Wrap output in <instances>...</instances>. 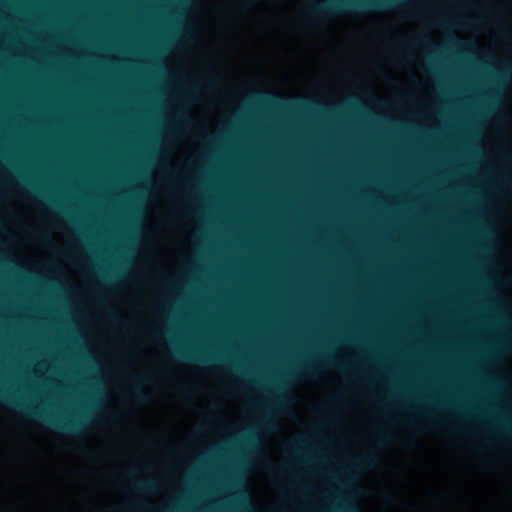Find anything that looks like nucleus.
I'll list each match as a JSON object with an SVG mask.
<instances>
[{
  "instance_id": "nucleus-1",
  "label": "nucleus",
  "mask_w": 512,
  "mask_h": 512,
  "mask_svg": "<svg viewBox=\"0 0 512 512\" xmlns=\"http://www.w3.org/2000/svg\"><path fill=\"white\" fill-rule=\"evenodd\" d=\"M400 0H336L334 2L313 3L312 13L318 17H329L344 13L369 12L375 9H388Z\"/></svg>"
},
{
  "instance_id": "nucleus-2",
  "label": "nucleus",
  "mask_w": 512,
  "mask_h": 512,
  "mask_svg": "<svg viewBox=\"0 0 512 512\" xmlns=\"http://www.w3.org/2000/svg\"><path fill=\"white\" fill-rule=\"evenodd\" d=\"M0 399L11 405L15 409L32 416H36L48 423L52 427L59 429L63 432L79 435L85 428L84 423L78 419H66L54 417L46 412L40 411L38 408L31 405L24 404L18 401L14 395L8 393L0 388Z\"/></svg>"
},
{
  "instance_id": "nucleus-3",
  "label": "nucleus",
  "mask_w": 512,
  "mask_h": 512,
  "mask_svg": "<svg viewBox=\"0 0 512 512\" xmlns=\"http://www.w3.org/2000/svg\"><path fill=\"white\" fill-rule=\"evenodd\" d=\"M132 379L133 384L131 386V392L133 397L139 403H147L150 400V397L144 390L145 377L138 372H133Z\"/></svg>"
},
{
  "instance_id": "nucleus-4",
  "label": "nucleus",
  "mask_w": 512,
  "mask_h": 512,
  "mask_svg": "<svg viewBox=\"0 0 512 512\" xmlns=\"http://www.w3.org/2000/svg\"><path fill=\"white\" fill-rule=\"evenodd\" d=\"M174 350H175V353L180 358H182L184 360H193V361H199L201 363H210V362L220 359V358L214 357L212 355H207V354H203V353L190 351V350L178 347V346H175Z\"/></svg>"
},
{
  "instance_id": "nucleus-5",
  "label": "nucleus",
  "mask_w": 512,
  "mask_h": 512,
  "mask_svg": "<svg viewBox=\"0 0 512 512\" xmlns=\"http://www.w3.org/2000/svg\"><path fill=\"white\" fill-rule=\"evenodd\" d=\"M378 461L379 458L377 453L375 451H370L358 459L356 466L362 468H373L376 466Z\"/></svg>"
},
{
  "instance_id": "nucleus-6",
  "label": "nucleus",
  "mask_w": 512,
  "mask_h": 512,
  "mask_svg": "<svg viewBox=\"0 0 512 512\" xmlns=\"http://www.w3.org/2000/svg\"><path fill=\"white\" fill-rule=\"evenodd\" d=\"M154 487V483L151 481H139L137 488L143 491L151 490Z\"/></svg>"
},
{
  "instance_id": "nucleus-7",
  "label": "nucleus",
  "mask_w": 512,
  "mask_h": 512,
  "mask_svg": "<svg viewBox=\"0 0 512 512\" xmlns=\"http://www.w3.org/2000/svg\"><path fill=\"white\" fill-rule=\"evenodd\" d=\"M377 440L380 444H387L392 440V436L388 433H380Z\"/></svg>"
},
{
  "instance_id": "nucleus-8",
  "label": "nucleus",
  "mask_w": 512,
  "mask_h": 512,
  "mask_svg": "<svg viewBox=\"0 0 512 512\" xmlns=\"http://www.w3.org/2000/svg\"><path fill=\"white\" fill-rule=\"evenodd\" d=\"M275 404L279 409H284V400L282 398H278Z\"/></svg>"
},
{
  "instance_id": "nucleus-9",
  "label": "nucleus",
  "mask_w": 512,
  "mask_h": 512,
  "mask_svg": "<svg viewBox=\"0 0 512 512\" xmlns=\"http://www.w3.org/2000/svg\"><path fill=\"white\" fill-rule=\"evenodd\" d=\"M264 425L268 428V429H272L274 426H273V423L272 421L269 419V418H265L264 420Z\"/></svg>"
},
{
  "instance_id": "nucleus-10",
  "label": "nucleus",
  "mask_w": 512,
  "mask_h": 512,
  "mask_svg": "<svg viewBox=\"0 0 512 512\" xmlns=\"http://www.w3.org/2000/svg\"><path fill=\"white\" fill-rule=\"evenodd\" d=\"M302 443H303V441H301V443H298L297 446L295 447V449H294L295 454H297V455L301 454L302 451H301L300 447H301Z\"/></svg>"
},
{
  "instance_id": "nucleus-11",
  "label": "nucleus",
  "mask_w": 512,
  "mask_h": 512,
  "mask_svg": "<svg viewBox=\"0 0 512 512\" xmlns=\"http://www.w3.org/2000/svg\"><path fill=\"white\" fill-rule=\"evenodd\" d=\"M504 432H505V434H506V435H509V436H511V437H512V428H506V429L504 430Z\"/></svg>"
},
{
  "instance_id": "nucleus-12",
  "label": "nucleus",
  "mask_w": 512,
  "mask_h": 512,
  "mask_svg": "<svg viewBox=\"0 0 512 512\" xmlns=\"http://www.w3.org/2000/svg\"><path fill=\"white\" fill-rule=\"evenodd\" d=\"M344 512H351L348 508H343L342 509Z\"/></svg>"
},
{
  "instance_id": "nucleus-13",
  "label": "nucleus",
  "mask_w": 512,
  "mask_h": 512,
  "mask_svg": "<svg viewBox=\"0 0 512 512\" xmlns=\"http://www.w3.org/2000/svg\"><path fill=\"white\" fill-rule=\"evenodd\" d=\"M387 499H388V500H393L394 498H393L392 496L388 495V496H387Z\"/></svg>"
}]
</instances>
